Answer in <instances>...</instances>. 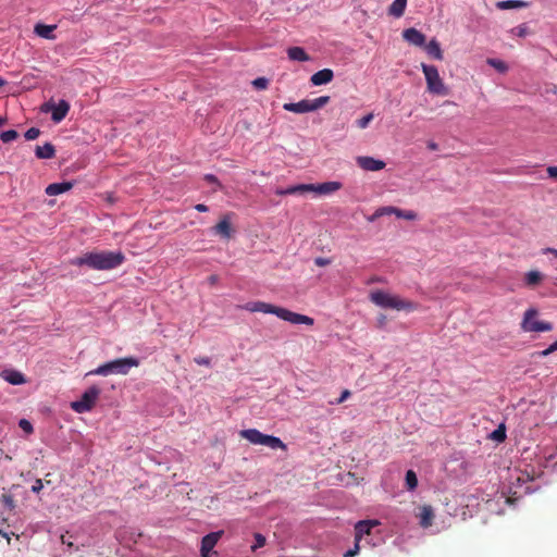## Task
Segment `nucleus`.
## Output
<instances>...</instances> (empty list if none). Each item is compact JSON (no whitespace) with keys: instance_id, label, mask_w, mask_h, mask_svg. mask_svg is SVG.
Wrapping results in <instances>:
<instances>
[{"instance_id":"15","label":"nucleus","mask_w":557,"mask_h":557,"mask_svg":"<svg viewBox=\"0 0 557 557\" xmlns=\"http://www.w3.org/2000/svg\"><path fill=\"white\" fill-rule=\"evenodd\" d=\"M231 214H225L219 223H216L214 226H213V232L216 234V235H220L221 237L223 238H231L232 237V234H233V228H232V225H231Z\"/></svg>"},{"instance_id":"1","label":"nucleus","mask_w":557,"mask_h":557,"mask_svg":"<svg viewBox=\"0 0 557 557\" xmlns=\"http://www.w3.org/2000/svg\"><path fill=\"white\" fill-rule=\"evenodd\" d=\"M125 260L122 251L86 252L71 261L73 265H87L92 270H112L120 267Z\"/></svg>"},{"instance_id":"33","label":"nucleus","mask_w":557,"mask_h":557,"mask_svg":"<svg viewBox=\"0 0 557 557\" xmlns=\"http://www.w3.org/2000/svg\"><path fill=\"white\" fill-rule=\"evenodd\" d=\"M373 119H374V114L372 112L368 113L367 115L362 116L361 119H358L356 121V125L360 129H364L369 126V124L372 122Z\"/></svg>"},{"instance_id":"30","label":"nucleus","mask_w":557,"mask_h":557,"mask_svg":"<svg viewBox=\"0 0 557 557\" xmlns=\"http://www.w3.org/2000/svg\"><path fill=\"white\" fill-rule=\"evenodd\" d=\"M486 62L499 73H506L508 71V65L499 59H487Z\"/></svg>"},{"instance_id":"21","label":"nucleus","mask_w":557,"mask_h":557,"mask_svg":"<svg viewBox=\"0 0 557 557\" xmlns=\"http://www.w3.org/2000/svg\"><path fill=\"white\" fill-rule=\"evenodd\" d=\"M406 7L407 0H394L393 3L388 7V14L399 18L404 15Z\"/></svg>"},{"instance_id":"19","label":"nucleus","mask_w":557,"mask_h":557,"mask_svg":"<svg viewBox=\"0 0 557 557\" xmlns=\"http://www.w3.org/2000/svg\"><path fill=\"white\" fill-rule=\"evenodd\" d=\"M73 187L71 182L53 183L47 186L46 194L49 196H57L70 190Z\"/></svg>"},{"instance_id":"26","label":"nucleus","mask_w":557,"mask_h":557,"mask_svg":"<svg viewBox=\"0 0 557 557\" xmlns=\"http://www.w3.org/2000/svg\"><path fill=\"white\" fill-rule=\"evenodd\" d=\"M425 50L429 55L434 58L435 60H443V51L441 46L436 39L430 40V42L425 46Z\"/></svg>"},{"instance_id":"4","label":"nucleus","mask_w":557,"mask_h":557,"mask_svg":"<svg viewBox=\"0 0 557 557\" xmlns=\"http://www.w3.org/2000/svg\"><path fill=\"white\" fill-rule=\"evenodd\" d=\"M138 366L139 360L135 357L120 358L99 366L95 370L89 371L87 375L107 376L112 373L126 375L132 368Z\"/></svg>"},{"instance_id":"20","label":"nucleus","mask_w":557,"mask_h":557,"mask_svg":"<svg viewBox=\"0 0 557 557\" xmlns=\"http://www.w3.org/2000/svg\"><path fill=\"white\" fill-rule=\"evenodd\" d=\"M35 154L38 159H52L55 156L54 146L50 143H46L44 146H37Z\"/></svg>"},{"instance_id":"37","label":"nucleus","mask_w":557,"mask_h":557,"mask_svg":"<svg viewBox=\"0 0 557 557\" xmlns=\"http://www.w3.org/2000/svg\"><path fill=\"white\" fill-rule=\"evenodd\" d=\"M40 135V129L37 128V127H30L29 129H27L24 134V137L27 139V140H34L36 139L38 136Z\"/></svg>"},{"instance_id":"58","label":"nucleus","mask_w":557,"mask_h":557,"mask_svg":"<svg viewBox=\"0 0 557 557\" xmlns=\"http://www.w3.org/2000/svg\"><path fill=\"white\" fill-rule=\"evenodd\" d=\"M7 123V119L0 116V127L3 126Z\"/></svg>"},{"instance_id":"24","label":"nucleus","mask_w":557,"mask_h":557,"mask_svg":"<svg viewBox=\"0 0 557 557\" xmlns=\"http://www.w3.org/2000/svg\"><path fill=\"white\" fill-rule=\"evenodd\" d=\"M2 376L7 382H9L12 385H20L26 382L23 373L15 370L4 371L2 373Z\"/></svg>"},{"instance_id":"3","label":"nucleus","mask_w":557,"mask_h":557,"mask_svg":"<svg viewBox=\"0 0 557 557\" xmlns=\"http://www.w3.org/2000/svg\"><path fill=\"white\" fill-rule=\"evenodd\" d=\"M369 297L374 305L384 309H394L397 311H413L417 310L419 307L417 302L400 298L397 295L385 293L381 289L371 292Z\"/></svg>"},{"instance_id":"54","label":"nucleus","mask_w":557,"mask_h":557,"mask_svg":"<svg viewBox=\"0 0 557 557\" xmlns=\"http://www.w3.org/2000/svg\"><path fill=\"white\" fill-rule=\"evenodd\" d=\"M0 534H1L3 537H5V539H7V541H8V543L10 544L11 537H10L9 533H8V532H2V531H0Z\"/></svg>"},{"instance_id":"18","label":"nucleus","mask_w":557,"mask_h":557,"mask_svg":"<svg viewBox=\"0 0 557 557\" xmlns=\"http://www.w3.org/2000/svg\"><path fill=\"white\" fill-rule=\"evenodd\" d=\"M420 524L423 528H429L433 523L434 519V511L433 508L430 505H424L420 508Z\"/></svg>"},{"instance_id":"40","label":"nucleus","mask_w":557,"mask_h":557,"mask_svg":"<svg viewBox=\"0 0 557 557\" xmlns=\"http://www.w3.org/2000/svg\"><path fill=\"white\" fill-rule=\"evenodd\" d=\"M359 550H360L359 542H356L354 548L348 549L344 554V557H355L359 553Z\"/></svg>"},{"instance_id":"60","label":"nucleus","mask_w":557,"mask_h":557,"mask_svg":"<svg viewBox=\"0 0 557 557\" xmlns=\"http://www.w3.org/2000/svg\"><path fill=\"white\" fill-rule=\"evenodd\" d=\"M385 319H386V318H385V315H381V318H380V323H381V324H384Z\"/></svg>"},{"instance_id":"11","label":"nucleus","mask_w":557,"mask_h":557,"mask_svg":"<svg viewBox=\"0 0 557 557\" xmlns=\"http://www.w3.org/2000/svg\"><path fill=\"white\" fill-rule=\"evenodd\" d=\"M342 188L339 182H325L321 184H304V193L313 191L319 195H330Z\"/></svg>"},{"instance_id":"29","label":"nucleus","mask_w":557,"mask_h":557,"mask_svg":"<svg viewBox=\"0 0 557 557\" xmlns=\"http://www.w3.org/2000/svg\"><path fill=\"white\" fill-rule=\"evenodd\" d=\"M304 193V184L290 186L286 189H276L275 194L280 196L284 195H295Z\"/></svg>"},{"instance_id":"44","label":"nucleus","mask_w":557,"mask_h":557,"mask_svg":"<svg viewBox=\"0 0 557 557\" xmlns=\"http://www.w3.org/2000/svg\"><path fill=\"white\" fill-rule=\"evenodd\" d=\"M2 499L8 508H10V509L14 508V500L10 495H5V494L2 495Z\"/></svg>"},{"instance_id":"48","label":"nucleus","mask_w":557,"mask_h":557,"mask_svg":"<svg viewBox=\"0 0 557 557\" xmlns=\"http://www.w3.org/2000/svg\"><path fill=\"white\" fill-rule=\"evenodd\" d=\"M554 351L550 349V346H548L546 349L542 350V351H539L537 352V356L539 357H547L549 356L550 354H553Z\"/></svg>"},{"instance_id":"49","label":"nucleus","mask_w":557,"mask_h":557,"mask_svg":"<svg viewBox=\"0 0 557 557\" xmlns=\"http://www.w3.org/2000/svg\"><path fill=\"white\" fill-rule=\"evenodd\" d=\"M195 209L199 212H207L208 211V207L203 203H198L195 206Z\"/></svg>"},{"instance_id":"42","label":"nucleus","mask_w":557,"mask_h":557,"mask_svg":"<svg viewBox=\"0 0 557 557\" xmlns=\"http://www.w3.org/2000/svg\"><path fill=\"white\" fill-rule=\"evenodd\" d=\"M195 362L199 366H206V367H209L211 361H210V358L208 357H196L195 359Z\"/></svg>"},{"instance_id":"50","label":"nucleus","mask_w":557,"mask_h":557,"mask_svg":"<svg viewBox=\"0 0 557 557\" xmlns=\"http://www.w3.org/2000/svg\"><path fill=\"white\" fill-rule=\"evenodd\" d=\"M218 281H219V276H218V275H215V274H212V275H210V276L208 277V282H209V284H211V285L216 284V282H218Z\"/></svg>"},{"instance_id":"56","label":"nucleus","mask_w":557,"mask_h":557,"mask_svg":"<svg viewBox=\"0 0 557 557\" xmlns=\"http://www.w3.org/2000/svg\"><path fill=\"white\" fill-rule=\"evenodd\" d=\"M549 346H550V349H552L554 352H555V351H557V339H556L553 344H550Z\"/></svg>"},{"instance_id":"45","label":"nucleus","mask_w":557,"mask_h":557,"mask_svg":"<svg viewBox=\"0 0 557 557\" xmlns=\"http://www.w3.org/2000/svg\"><path fill=\"white\" fill-rule=\"evenodd\" d=\"M350 396V392L348 389H344L338 399L334 404L339 405L344 403Z\"/></svg>"},{"instance_id":"25","label":"nucleus","mask_w":557,"mask_h":557,"mask_svg":"<svg viewBox=\"0 0 557 557\" xmlns=\"http://www.w3.org/2000/svg\"><path fill=\"white\" fill-rule=\"evenodd\" d=\"M288 58L293 61L306 62L310 58L301 47H290L287 50Z\"/></svg>"},{"instance_id":"51","label":"nucleus","mask_w":557,"mask_h":557,"mask_svg":"<svg viewBox=\"0 0 557 557\" xmlns=\"http://www.w3.org/2000/svg\"><path fill=\"white\" fill-rule=\"evenodd\" d=\"M205 178L210 183H218V178L212 174H207Z\"/></svg>"},{"instance_id":"47","label":"nucleus","mask_w":557,"mask_h":557,"mask_svg":"<svg viewBox=\"0 0 557 557\" xmlns=\"http://www.w3.org/2000/svg\"><path fill=\"white\" fill-rule=\"evenodd\" d=\"M547 174L552 178H557V166H548Z\"/></svg>"},{"instance_id":"59","label":"nucleus","mask_w":557,"mask_h":557,"mask_svg":"<svg viewBox=\"0 0 557 557\" xmlns=\"http://www.w3.org/2000/svg\"><path fill=\"white\" fill-rule=\"evenodd\" d=\"M7 84V81L0 77V87L4 86Z\"/></svg>"},{"instance_id":"46","label":"nucleus","mask_w":557,"mask_h":557,"mask_svg":"<svg viewBox=\"0 0 557 557\" xmlns=\"http://www.w3.org/2000/svg\"><path fill=\"white\" fill-rule=\"evenodd\" d=\"M42 487H44V484H42L41 480L37 479L32 486V491L34 493H39L42 490Z\"/></svg>"},{"instance_id":"43","label":"nucleus","mask_w":557,"mask_h":557,"mask_svg":"<svg viewBox=\"0 0 557 557\" xmlns=\"http://www.w3.org/2000/svg\"><path fill=\"white\" fill-rule=\"evenodd\" d=\"M314 263L318 267H326V265H329L331 263V260L327 259V258L318 257V258L314 259Z\"/></svg>"},{"instance_id":"8","label":"nucleus","mask_w":557,"mask_h":557,"mask_svg":"<svg viewBox=\"0 0 557 557\" xmlns=\"http://www.w3.org/2000/svg\"><path fill=\"white\" fill-rule=\"evenodd\" d=\"M421 69L425 76L428 90L431 94L438 96L448 95V88L445 86L443 79L441 78L436 66L422 63Z\"/></svg>"},{"instance_id":"7","label":"nucleus","mask_w":557,"mask_h":557,"mask_svg":"<svg viewBox=\"0 0 557 557\" xmlns=\"http://www.w3.org/2000/svg\"><path fill=\"white\" fill-rule=\"evenodd\" d=\"M330 96H321L315 99H302L298 102H288L283 104V109L294 113H308L318 111L330 102Z\"/></svg>"},{"instance_id":"28","label":"nucleus","mask_w":557,"mask_h":557,"mask_svg":"<svg viewBox=\"0 0 557 557\" xmlns=\"http://www.w3.org/2000/svg\"><path fill=\"white\" fill-rule=\"evenodd\" d=\"M396 212V207H392V206H388V207H382V208H379L370 218H369V221L370 222H373L375 219L380 218V216H383V215H389V214H395Z\"/></svg>"},{"instance_id":"35","label":"nucleus","mask_w":557,"mask_h":557,"mask_svg":"<svg viewBox=\"0 0 557 557\" xmlns=\"http://www.w3.org/2000/svg\"><path fill=\"white\" fill-rule=\"evenodd\" d=\"M510 33L518 37H524L529 34V28L525 24H521V25H518V26L511 28Z\"/></svg>"},{"instance_id":"14","label":"nucleus","mask_w":557,"mask_h":557,"mask_svg":"<svg viewBox=\"0 0 557 557\" xmlns=\"http://www.w3.org/2000/svg\"><path fill=\"white\" fill-rule=\"evenodd\" d=\"M380 522L377 520H361L358 521L355 525V540L356 542H360L362 536L366 534H370L372 528L379 525Z\"/></svg>"},{"instance_id":"9","label":"nucleus","mask_w":557,"mask_h":557,"mask_svg":"<svg viewBox=\"0 0 557 557\" xmlns=\"http://www.w3.org/2000/svg\"><path fill=\"white\" fill-rule=\"evenodd\" d=\"M100 393L101 389L98 386H90L83 393L81 399L72 403V409L78 413L90 411L95 407Z\"/></svg>"},{"instance_id":"32","label":"nucleus","mask_w":557,"mask_h":557,"mask_svg":"<svg viewBox=\"0 0 557 557\" xmlns=\"http://www.w3.org/2000/svg\"><path fill=\"white\" fill-rule=\"evenodd\" d=\"M395 215L397 218H400V219H405V220H409V221H413L417 219V213L412 210H401L399 208H396V212H395Z\"/></svg>"},{"instance_id":"53","label":"nucleus","mask_w":557,"mask_h":557,"mask_svg":"<svg viewBox=\"0 0 557 557\" xmlns=\"http://www.w3.org/2000/svg\"><path fill=\"white\" fill-rule=\"evenodd\" d=\"M61 540H62V543H63V544H65V545H67L69 547H72V546H73V543H72V542H70V541H65V535H62V536H61Z\"/></svg>"},{"instance_id":"6","label":"nucleus","mask_w":557,"mask_h":557,"mask_svg":"<svg viewBox=\"0 0 557 557\" xmlns=\"http://www.w3.org/2000/svg\"><path fill=\"white\" fill-rule=\"evenodd\" d=\"M537 315V309H527L520 323L521 330L527 333L550 332L553 330V324L547 321L536 320Z\"/></svg>"},{"instance_id":"12","label":"nucleus","mask_w":557,"mask_h":557,"mask_svg":"<svg viewBox=\"0 0 557 557\" xmlns=\"http://www.w3.org/2000/svg\"><path fill=\"white\" fill-rule=\"evenodd\" d=\"M356 162L362 170L371 172L383 170L386 165L384 161L368 156L358 157Z\"/></svg>"},{"instance_id":"27","label":"nucleus","mask_w":557,"mask_h":557,"mask_svg":"<svg viewBox=\"0 0 557 557\" xmlns=\"http://www.w3.org/2000/svg\"><path fill=\"white\" fill-rule=\"evenodd\" d=\"M544 278V275L536 270L529 271L524 275V283L529 287H535L539 285Z\"/></svg>"},{"instance_id":"55","label":"nucleus","mask_w":557,"mask_h":557,"mask_svg":"<svg viewBox=\"0 0 557 557\" xmlns=\"http://www.w3.org/2000/svg\"><path fill=\"white\" fill-rule=\"evenodd\" d=\"M428 147H429L431 150H436V149H437V144H435V143H429Z\"/></svg>"},{"instance_id":"23","label":"nucleus","mask_w":557,"mask_h":557,"mask_svg":"<svg viewBox=\"0 0 557 557\" xmlns=\"http://www.w3.org/2000/svg\"><path fill=\"white\" fill-rule=\"evenodd\" d=\"M528 5L529 3L522 0H504L496 2V8L499 10L521 9Z\"/></svg>"},{"instance_id":"22","label":"nucleus","mask_w":557,"mask_h":557,"mask_svg":"<svg viewBox=\"0 0 557 557\" xmlns=\"http://www.w3.org/2000/svg\"><path fill=\"white\" fill-rule=\"evenodd\" d=\"M57 28V25H46L38 23L34 27V32L39 37L46 38V39H53L54 36L52 35V32Z\"/></svg>"},{"instance_id":"2","label":"nucleus","mask_w":557,"mask_h":557,"mask_svg":"<svg viewBox=\"0 0 557 557\" xmlns=\"http://www.w3.org/2000/svg\"><path fill=\"white\" fill-rule=\"evenodd\" d=\"M242 309L249 312H263L275 314L280 319L287 321L292 324H306L313 325L314 320L308 315L293 312L286 308L277 307L264 301H250L242 306Z\"/></svg>"},{"instance_id":"52","label":"nucleus","mask_w":557,"mask_h":557,"mask_svg":"<svg viewBox=\"0 0 557 557\" xmlns=\"http://www.w3.org/2000/svg\"><path fill=\"white\" fill-rule=\"evenodd\" d=\"M383 282L382 277L373 276L370 278L369 283H381Z\"/></svg>"},{"instance_id":"41","label":"nucleus","mask_w":557,"mask_h":557,"mask_svg":"<svg viewBox=\"0 0 557 557\" xmlns=\"http://www.w3.org/2000/svg\"><path fill=\"white\" fill-rule=\"evenodd\" d=\"M492 437H493L494 440H496V441L502 442V441H504V440H505V437H506V435H505V431H504L503 429H497V430H495V431L493 432Z\"/></svg>"},{"instance_id":"5","label":"nucleus","mask_w":557,"mask_h":557,"mask_svg":"<svg viewBox=\"0 0 557 557\" xmlns=\"http://www.w3.org/2000/svg\"><path fill=\"white\" fill-rule=\"evenodd\" d=\"M240 436L255 445H263L271 449H287L286 444H284L280 437L263 434L257 429L243 430L240 431Z\"/></svg>"},{"instance_id":"10","label":"nucleus","mask_w":557,"mask_h":557,"mask_svg":"<svg viewBox=\"0 0 557 557\" xmlns=\"http://www.w3.org/2000/svg\"><path fill=\"white\" fill-rule=\"evenodd\" d=\"M41 111L51 112V120L54 123H60L65 119L70 111V103L66 100H60L58 103L46 102L41 107Z\"/></svg>"},{"instance_id":"38","label":"nucleus","mask_w":557,"mask_h":557,"mask_svg":"<svg viewBox=\"0 0 557 557\" xmlns=\"http://www.w3.org/2000/svg\"><path fill=\"white\" fill-rule=\"evenodd\" d=\"M18 426L27 434H30L34 431L32 423L26 419H21L18 422Z\"/></svg>"},{"instance_id":"57","label":"nucleus","mask_w":557,"mask_h":557,"mask_svg":"<svg viewBox=\"0 0 557 557\" xmlns=\"http://www.w3.org/2000/svg\"><path fill=\"white\" fill-rule=\"evenodd\" d=\"M545 252L554 253L557 257V250L554 248H547V249H545Z\"/></svg>"},{"instance_id":"39","label":"nucleus","mask_w":557,"mask_h":557,"mask_svg":"<svg viewBox=\"0 0 557 557\" xmlns=\"http://www.w3.org/2000/svg\"><path fill=\"white\" fill-rule=\"evenodd\" d=\"M268 79L264 78V77H258L256 78L253 82H252V85L257 88V89H265L268 87Z\"/></svg>"},{"instance_id":"16","label":"nucleus","mask_w":557,"mask_h":557,"mask_svg":"<svg viewBox=\"0 0 557 557\" xmlns=\"http://www.w3.org/2000/svg\"><path fill=\"white\" fill-rule=\"evenodd\" d=\"M403 38L408 41L409 44L422 47L425 44V36L420 30L410 27L403 32Z\"/></svg>"},{"instance_id":"31","label":"nucleus","mask_w":557,"mask_h":557,"mask_svg":"<svg viewBox=\"0 0 557 557\" xmlns=\"http://www.w3.org/2000/svg\"><path fill=\"white\" fill-rule=\"evenodd\" d=\"M406 484L408 490L412 491L418 486V478L413 470H408L406 473Z\"/></svg>"},{"instance_id":"13","label":"nucleus","mask_w":557,"mask_h":557,"mask_svg":"<svg viewBox=\"0 0 557 557\" xmlns=\"http://www.w3.org/2000/svg\"><path fill=\"white\" fill-rule=\"evenodd\" d=\"M221 535H222V532L219 531V532H211L202 537L201 548H200L201 557H210V552L216 545Z\"/></svg>"},{"instance_id":"34","label":"nucleus","mask_w":557,"mask_h":557,"mask_svg":"<svg viewBox=\"0 0 557 557\" xmlns=\"http://www.w3.org/2000/svg\"><path fill=\"white\" fill-rule=\"evenodd\" d=\"M18 136L17 132L14 129L4 131L0 134V139L3 143H10L14 139H16Z\"/></svg>"},{"instance_id":"17","label":"nucleus","mask_w":557,"mask_h":557,"mask_svg":"<svg viewBox=\"0 0 557 557\" xmlns=\"http://www.w3.org/2000/svg\"><path fill=\"white\" fill-rule=\"evenodd\" d=\"M334 73L331 69H323L315 72L311 77L310 82L313 86H321L332 82Z\"/></svg>"},{"instance_id":"36","label":"nucleus","mask_w":557,"mask_h":557,"mask_svg":"<svg viewBox=\"0 0 557 557\" xmlns=\"http://www.w3.org/2000/svg\"><path fill=\"white\" fill-rule=\"evenodd\" d=\"M255 541L256 543L251 546L252 550L263 547L267 543L265 537L261 533H255Z\"/></svg>"}]
</instances>
